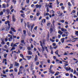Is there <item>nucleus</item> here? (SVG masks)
I'll return each mask as SVG.
<instances>
[{"mask_svg": "<svg viewBox=\"0 0 78 78\" xmlns=\"http://www.w3.org/2000/svg\"><path fill=\"white\" fill-rule=\"evenodd\" d=\"M8 37H10L9 38L8 40L9 41V42L11 41H12V39L13 40V42H14V41H15V39L14 38H12V35H11L10 34H8Z\"/></svg>", "mask_w": 78, "mask_h": 78, "instance_id": "f257e3e1", "label": "nucleus"}, {"mask_svg": "<svg viewBox=\"0 0 78 78\" xmlns=\"http://www.w3.org/2000/svg\"><path fill=\"white\" fill-rule=\"evenodd\" d=\"M64 69H66V70L67 71H69L71 70V68L70 67H68L66 68V67H65Z\"/></svg>", "mask_w": 78, "mask_h": 78, "instance_id": "f03ea898", "label": "nucleus"}, {"mask_svg": "<svg viewBox=\"0 0 78 78\" xmlns=\"http://www.w3.org/2000/svg\"><path fill=\"white\" fill-rule=\"evenodd\" d=\"M36 6L37 8H41L42 6V5H38V4L36 5Z\"/></svg>", "mask_w": 78, "mask_h": 78, "instance_id": "7ed1b4c3", "label": "nucleus"}, {"mask_svg": "<svg viewBox=\"0 0 78 78\" xmlns=\"http://www.w3.org/2000/svg\"><path fill=\"white\" fill-rule=\"evenodd\" d=\"M12 19L13 22H16V18H15V16L13 15L12 16Z\"/></svg>", "mask_w": 78, "mask_h": 78, "instance_id": "20e7f679", "label": "nucleus"}, {"mask_svg": "<svg viewBox=\"0 0 78 78\" xmlns=\"http://www.w3.org/2000/svg\"><path fill=\"white\" fill-rule=\"evenodd\" d=\"M6 13H7V14L8 15L9 14V12H10V10L9 9H6Z\"/></svg>", "mask_w": 78, "mask_h": 78, "instance_id": "39448f33", "label": "nucleus"}, {"mask_svg": "<svg viewBox=\"0 0 78 78\" xmlns=\"http://www.w3.org/2000/svg\"><path fill=\"white\" fill-rule=\"evenodd\" d=\"M46 41V40L45 39H43L42 40V44L44 46L45 45V42Z\"/></svg>", "mask_w": 78, "mask_h": 78, "instance_id": "423d86ee", "label": "nucleus"}, {"mask_svg": "<svg viewBox=\"0 0 78 78\" xmlns=\"http://www.w3.org/2000/svg\"><path fill=\"white\" fill-rule=\"evenodd\" d=\"M38 59V57H37V55H36L35 56V59H34L35 61H37V60Z\"/></svg>", "mask_w": 78, "mask_h": 78, "instance_id": "0eeeda50", "label": "nucleus"}, {"mask_svg": "<svg viewBox=\"0 0 78 78\" xmlns=\"http://www.w3.org/2000/svg\"><path fill=\"white\" fill-rule=\"evenodd\" d=\"M10 27L11 25L9 24V26H8V27L6 29V30L7 31H8L9 30V29L10 28Z\"/></svg>", "mask_w": 78, "mask_h": 78, "instance_id": "6e6552de", "label": "nucleus"}, {"mask_svg": "<svg viewBox=\"0 0 78 78\" xmlns=\"http://www.w3.org/2000/svg\"><path fill=\"white\" fill-rule=\"evenodd\" d=\"M41 48H42V50H41V51H42L43 52L44 51H45V48H44V47H43V45H42V46H41Z\"/></svg>", "mask_w": 78, "mask_h": 78, "instance_id": "1a4fd4ad", "label": "nucleus"}, {"mask_svg": "<svg viewBox=\"0 0 78 78\" xmlns=\"http://www.w3.org/2000/svg\"><path fill=\"white\" fill-rule=\"evenodd\" d=\"M27 58L28 60H30L31 58H32V56H27Z\"/></svg>", "mask_w": 78, "mask_h": 78, "instance_id": "9d476101", "label": "nucleus"}, {"mask_svg": "<svg viewBox=\"0 0 78 78\" xmlns=\"http://www.w3.org/2000/svg\"><path fill=\"white\" fill-rule=\"evenodd\" d=\"M61 30L62 31H67V30L66 29H64L63 28H61Z\"/></svg>", "mask_w": 78, "mask_h": 78, "instance_id": "9b49d317", "label": "nucleus"}, {"mask_svg": "<svg viewBox=\"0 0 78 78\" xmlns=\"http://www.w3.org/2000/svg\"><path fill=\"white\" fill-rule=\"evenodd\" d=\"M49 73H51V74H54V73H55V72H53V70H50L49 71Z\"/></svg>", "mask_w": 78, "mask_h": 78, "instance_id": "f8f14e48", "label": "nucleus"}, {"mask_svg": "<svg viewBox=\"0 0 78 78\" xmlns=\"http://www.w3.org/2000/svg\"><path fill=\"white\" fill-rule=\"evenodd\" d=\"M1 41H2V42L1 43V44H2V45H4V44H5V42H4V40L2 39Z\"/></svg>", "mask_w": 78, "mask_h": 78, "instance_id": "ddd939ff", "label": "nucleus"}, {"mask_svg": "<svg viewBox=\"0 0 78 78\" xmlns=\"http://www.w3.org/2000/svg\"><path fill=\"white\" fill-rule=\"evenodd\" d=\"M65 40V38H63L61 39V41L62 43H64V42Z\"/></svg>", "mask_w": 78, "mask_h": 78, "instance_id": "4468645a", "label": "nucleus"}, {"mask_svg": "<svg viewBox=\"0 0 78 78\" xmlns=\"http://www.w3.org/2000/svg\"><path fill=\"white\" fill-rule=\"evenodd\" d=\"M28 55H32V54H33V53L32 52H31V51H28Z\"/></svg>", "mask_w": 78, "mask_h": 78, "instance_id": "2eb2a0df", "label": "nucleus"}, {"mask_svg": "<svg viewBox=\"0 0 78 78\" xmlns=\"http://www.w3.org/2000/svg\"><path fill=\"white\" fill-rule=\"evenodd\" d=\"M23 33L25 36H26V34L27 33V31H26V30H23Z\"/></svg>", "mask_w": 78, "mask_h": 78, "instance_id": "dca6fc26", "label": "nucleus"}, {"mask_svg": "<svg viewBox=\"0 0 78 78\" xmlns=\"http://www.w3.org/2000/svg\"><path fill=\"white\" fill-rule=\"evenodd\" d=\"M11 29L12 31H14V32H16V30H15V29H14V28L12 27H11Z\"/></svg>", "mask_w": 78, "mask_h": 78, "instance_id": "f3484780", "label": "nucleus"}, {"mask_svg": "<svg viewBox=\"0 0 78 78\" xmlns=\"http://www.w3.org/2000/svg\"><path fill=\"white\" fill-rule=\"evenodd\" d=\"M12 67H13V65L12 64H11L10 65V66L9 69H12Z\"/></svg>", "mask_w": 78, "mask_h": 78, "instance_id": "a211bd4d", "label": "nucleus"}, {"mask_svg": "<svg viewBox=\"0 0 78 78\" xmlns=\"http://www.w3.org/2000/svg\"><path fill=\"white\" fill-rule=\"evenodd\" d=\"M73 59L75 61H76V62H75V63H76V64H77V63H78V60H77V59H76L74 58Z\"/></svg>", "mask_w": 78, "mask_h": 78, "instance_id": "6ab92c4d", "label": "nucleus"}, {"mask_svg": "<svg viewBox=\"0 0 78 78\" xmlns=\"http://www.w3.org/2000/svg\"><path fill=\"white\" fill-rule=\"evenodd\" d=\"M12 2L14 3V4H16V0H12Z\"/></svg>", "mask_w": 78, "mask_h": 78, "instance_id": "aec40b11", "label": "nucleus"}, {"mask_svg": "<svg viewBox=\"0 0 78 78\" xmlns=\"http://www.w3.org/2000/svg\"><path fill=\"white\" fill-rule=\"evenodd\" d=\"M45 48V50H46V51L48 53L49 51H48V49L47 48V47H46Z\"/></svg>", "mask_w": 78, "mask_h": 78, "instance_id": "412c9836", "label": "nucleus"}, {"mask_svg": "<svg viewBox=\"0 0 78 78\" xmlns=\"http://www.w3.org/2000/svg\"><path fill=\"white\" fill-rule=\"evenodd\" d=\"M50 33H51L53 32V29H52V28H50Z\"/></svg>", "mask_w": 78, "mask_h": 78, "instance_id": "4be33fe9", "label": "nucleus"}, {"mask_svg": "<svg viewBox=\"0 0 78 78\" xmlns=\"http://www.w3.org/2000/svg\"><path fill=\"white\" fill-rule=\"evenodd\" d=\"M46 11L47 12H49V8L48 7L47 8Z\"/></svg>", "mask_w": 78, "mask_h": 78, "instance_id": "5701e85b", "label": "nucleus"}, {"mask_svg": "<svg viewBox=\"0 0 78 78\" xmlns=\"http://www.w3.org/2000/svg\"><path fill=\"white\" fill-rule=\"evenodd\" d=\"M55 53L58 55V50H57L55 52Z\"/></svg>", "mask_w": 78, "mask_h": 78, "instance_id": "b1692460", "label": "nucleus"}, {"mask_svg": "<svg viewBox=\"0 0 78 78\" xmlns=\"http://www.w3.org/2000/svg\"><path fill=\"white\" fill-rule=\"evenodd\" d=\"M34 24H33V25L31 26V30H32L33 28V27H34Z\"/></svg>", "mask_w": 78, "mask_h": 78, "instance_id": "393cba45", "label": "nucleus"}, {"mask_svg": "<svg viewBox=\"0 0 78 78\" xmlns=\"http://www.w3.org/2000/svg\"><path fill=\"white\" fill-rule=\"evenodd\" d=\"M7 56V54H5L4 55V57L6 58V57Z\"/></svg>", "mask_w": 78, "mask_h": 78, "instance_id": "a878e982", "label": "nucleus"}, {"mask_svg": "<svg viewBox=\"0 0 78 78\" xmlns=\"http://www.w3.org/2000/svg\"><path fill=\"white\" fill-rule=\"evenodd\" d=\"M19 71L18 72V75H20V72H21V71H22L21 70V69H19Z\"/></svg>", "mask_w": 78, "mask_h": 78, "instance_id": "bb28decb", "label": "nucleus"}, {"mask_svg": "<svg viewBox=\"0 0 78 78\" xmlns=\"http://www.w3.org/2000/svg\"><path fill=\"white\" fill-rule=\"evenodd\" d=\"M68 5L69 6H72V5H71L70 2H68Z\"/></svg>", "mask_w": 78, "mask_h": 78, "instance_id": "cd10ccee", "label": "nucleus"}, {"mask_svg": "<svg viewBox=\"0 0 78 78\" xmlns=\"http://www.w3.org/2000/svg\"><path fill=\"white\" fill-rule=\"evenodd\" d=\"M16 66H19V63H16L15 64Z\"/></svg>", "mask_w": 78, "mask_h": 78, "instance_id": "c85d7f7f", "label": "nucleus"}, {"mask_svg": "<svg viewBox=\"0 0 78 78\" xmlns=\"http://www.w3.org/2000/svg\"><path fill=\"white\" fill-rule=\"evenodd\" d=\"M58 73H59V72H57V73L55 74V76H56V75H58Z\"/></svg>", "mask_w": 78, "mask_h": 78, "instance_id": "c756f323", "label": "nucleus"}, {"mask_svg": "<svg viewBox=\"0 0 78 78\" xmlns=\"http://www.w3.org/2000/svg\"><path fill=\"white\" fill-rule=\"evenodd\" d=\"M14 70L16 72H17V68H15Z\"/></svg>", "mask_w": 78, "mask_h": 78, "instance_id": "7c9ffc66", "label": "nucleus"}, {"mask_svg": "<svg viewBox=\"0 0 78 78\" xmlns=\"http://www.w3.org/2000/svg\"><path fill=\"white\" fill-rule=\"evenodd\" d=\"M15 50V47H13L11 49L10 51H12V50Z\"/></svg>", "mask_w": 78, "mask_h": 78, "instance_id": "2f4dec72", "label": "nucleus"}, {"mask_svg": "<svg viewBox=\"0 0 78 78\" xmlns=\"http://www.w3.org/2000/svg\"><path fill=\"white\" fill-rule=\"evenodd\" d=\"M24 40H22L21 41V43L22 44H23L24 43Z\"/></svg>", "mask_w": 78, "mask_h": 78, "instance_id": "473e14b6", "label": "nucleus"}, {"mask_svg": "<svg viewBox=\"0 0 78 78\" xmlns=\"http://www.w3.org/2000/svg\"><path fill=\"white\" fill-rule=\"evenodd\" d=\"M3 14V12H0V15L1 16H2Z\"/></svg>", "mask_w": 78, "mask_h": 78, "instance_id": "72a5a7b5", "label": "nucleus"}, {"mask_svg": "<svg viewBox=\"0 0 78 78\" xmlns=\"http://www.w3.org/2000/svg\"><path fill=\"white\" fill-rule=\"evenodd\" d=\"M50 41L52 42H55V40H52V39H50Z\"/></svg>", "mask_w": 78, "mask_h": 78, "instance_id": "f704fd0d", "label": "nucleus"}, {"mask_svg": "<svg viewBox=\"0 0 78 78\" xmlns=\"http://www.w3.org/2000/svg\"><path fill=\"white\" fill-rule=\"evenodd\" d=\"M25 16V14H22L21 15V16H22V17H23V18H24V17H25V16Z\"/></svg>", "mask_w": 78, "mask_h": 78, "instance_id": "c9c22d12", "label": "nucleus"}, {"mask_svg": "<svg viewBox=\"0 0 78 78\" xmlns=\"http://www.w3.org/2000/svg\"><path fill=\"white\" fill-rule=\"evenodd\" d=\"M65 75L66 76H69V73H66L65 74Z\"/></svg>", "mask_w": 78, "mask_h": 78, "instance_id": "e433bc0d", "label": "nucleus"}, {"mask_svg": "<svg viewBox=\"0 0 78 78\" xmlns=\"http://www.w3.org/2000/svg\"><path fill=\"white\" fill-rule=\"evenodd\" d=\"M76 33H75V34L77 35V36H78V31H76Z\"/></svg>", "mask_w": 78, "mask_h": 78, "instance_id": "4c0bfd02", "label": "nucleus"}, {"mask_svg": "<svg viewBox=\"0 0 78 78\" xmlns=\"http://www.w3.org/2000/svg\"><path fill=\"white\" fill-rule=\"evenodd\" d=\"M40 43L41 46H42L43 43H42V41H40Z\"/></svg>", "mask_w": 78, "mask_h": 78, "instance_id": "58836bf2", "label": "nucleus"}, {"mask_svg": "<svg viewBox=\"0 0 78 78\" xmlns=\"http://www.w3.org/2000/svg\"><path fill=\"white\" fill-rule=\"evenodd\" d=\"M7 23L8 24V26H9V25H10V24H9V21H7Z\"/></svg>", "mask_w": 78, "mask_h": 78, "instance_id": "ea45409f", "label": "nucleus"}, {"mask_svg": "<svg viewBox=\"0 0 78 78\" xmlns=\"http://www.w3.org/2000/svg\"><path fill=\"white\" fill-rule=\"evenodd\" d=\"M70 76L71 77V78H73V74H72L71 73L70 74Z\"/></svg>", "mask_w": 78, "mask_h": 78, "instance_id": "a19ab883", "label": "nucleus"}, {"mask_svg": "<svg viewBox=\"0 0 78 78\" xmlns=\"http://www.w3.org/2000/svg\"><path fill=\"white\" fill-rule=\"evenodd\" d=\"M55 20H53V23H53V26H55V23H55Z\"/></svg>", "mask_w": 78, "mask_h": 78, "instance_id": "79ce46f5", "label": "nucleus"}, {"mask_svg": "<svg viewBox=\"0 0 78 78\" xmlns=\"http://www.w3.org/2000/svg\"><path fill=\"white\" fill-rule=\"evenodd\" d=\"M27 49L28 50H31V48L30 47H28L27 48Z\"/></svg>", "mask_w": 78, "mask_h": 78, "instance_id": "37998d69", "label": "nucleus"}, {"mask_svg": "<svg viewBox=\"0 0 78 78\" xmlns=\"http://www.w3.org/2000/svg\"><path fill=\"white\" fill-rule=\"evenodd\" d=\"M37 26H36L34 28V30H37Z\"/></svg>", "mask_w": 78, "mask_h": 78, "instance_id": "c03bdc74", "label": "nucleus"}, {"mask_svg": "<svg viewBox=\"0 0 78 78\" xmlns=\"http://www.w3.org/2000/svg\"><path fill=\"white\" fill-rule=\"evenodd\" d=\"M26 2L27 3H30V0H27Z\"/></svg>", "mask_w": 78, "mask_h": 78, "instance_id": "a18cd8bd", "label": "nucleus"}, {"mask_svg": "<svg viewBox=\"0 0 78 78\" xmlns=\"http://www.w3.org/2000/svg\"><path fill=\"white\" fill-rule=\"evenodd\" d=\"M2 7H4V8H5V4H2Z\"/></svg>", "mask_w": 78, "mask_h": 78, "instance_id": "49530a36", "label": "nucleus"}, {"mask_svg": "<svg viewBox=\"0 0 78 78\" xmlns=\"http://www.w3.org/2000/svg\"><path fill=\"white\" fill-rule=\"evenodd\" d=\"M51 24V23H48L47 24V26H48V27L49 25H50Z\"/></svg>", "mask_w": 78, "mask_h": 78, "instance_id": "de8ad7c7", "label": "nucleus"}, {"mask_svg": "<svg viewBox=\"0 0 78 78\" xmlns=\"http://www.w3.org/2000/svg\"><path fill=\"white\" fill-rule=\"evenodd\" d=\"M72 12H73V13L75 14V13L76 12V11H75V10H73Z\"/></svg>", "mask_w": 78, "mask_h": 78, "instance_id": "09e8293b", "label": "nucleus"}, {"mask_svg": "<svg viewBox=\"0 0 78 78\" xmlns=\"http://www.w3.org/2000/svg\"><path fill=\"white\" fill-rule=\"evenodd\" d=\"M14 71V70L13 69H10L9 70V72H13Z\"/></svg>", "mask_w": 78, "mask_h": 78, "instance_id": "8fccbe9b", "label": "nucleus"}, {"mask_svg": "<svg viewBox=\"0 0 78 78\" xmlns=\"http://www.w3.org/2000/svg\"><path fill=\"white\" fill-rule=\"evenodd\" d=\"M62 9V10H64V7L63 6H62L61 7Z\"/></svg>", "mask_w": 78, "mask_h": 78, "instance_id": "3c124183", "label": "nucleus"}, {"mask_svg": "<svg viewBox=\"0 0 78 78\" xmlns=\"http://www.w3.org/2000/svg\"><path fill=\"white\" fill-rule=\"evenodd\" d=\"M39 15H40V13L39 12L37 13V16H39Z\"/></svg>", "mask_w": 78, "mask_h": 78, "instance_id": "603ef678", "label": "nucleus"}, {"mask_svg": "<svg viewBox=\"0 0 78 78\" xmlns=\"http://www.w3.org/2000/svg\"><path fill=\"white\" fill-rule=\"evenodd\" d=\"M12 37H13V39H15V38H16V36H15L14 35H13L12 36Z\"/></svg>", "mask_w": 78, "mask_h": 78, "instance_id": "864d4df0", "label": "nucleus"}, {"mask_svg": "<svg viewBox=\"0 0 78 78\" xmlns=\"http://www.w3.org/2000/svg\"><path fill=\"white\" fill-rule=\"evenodd\" d=\"M52 45L54 47H55V46H56V44L53 43L52 44Z\"/></svg>", "mask_w": 78, "mask_h": 78, "instance_id": "5fc2aeb1", "label": "nucleus"}, {"mask_svg": "<svg viewBox=\"0 0 78 78\" xmlns=\"http://www.w3.org/2000/svg\"><path fill=\"white\" fill-rule=\"evenodd\" d=\"M58 39H60V38H61V35H58Z\"/></svg>", "mask_w": 78, "mask_h": 78, "instance_id": "6e6d98bb", "label": "nucleus"}, {"mask_svg": "<svg viewBox=\"0 0 78 78\" xmlns=\"http://www.w3.org/2000/svg\"><path fill=\"white\" fill-rule=\"evenodd\" d=\"M47 61H48V63L49 64L50 63V60H47Z\"/></svg>", "mask_w": 78, "mask_h": 78, "instance_id": "4d7b16f0", "label": "nucleus"}, {"mask_svg": "<svg viewBox=\"0 0 78 78\" xmlns=\"http://www.w3.org/2000/svg\"><path fill=\"white\" fill-rule=\"evenodd\" d=\"M23 19H21V23H22V22H23Z\"/></svg>", "mask_w": 78, "mask_h": 78, "instance_id": "13d9d810", "label": "nucleus"}, {"mask_svg": "<svg viewBox=\"0 0 78 78\" xmlns=\"http://www.w3.org/2000/svg\"><path fill=\"white\" fill-rule=\"evenodd\" d=\"M62 23H64V20H63L61 21Z\"/></svg>", "mask_w": 78, "mask_h": 78, "instance_id": "bf43d9fd", "label": "nucleus"}, {"mask_svg": "<svg viewBox=\"0 0 78 78\" xmlns=\"http://www.w3.org/2000/svg\"><path fill=\"white\" fill-rule=\"evenodd\" d=\"M3 11L4 12H6V10L4 9L3 10Z\"/></svg>", "mask_w": 78, "mask_h": 78, "instance_id": "052dcab7", "label": "nucleus"}, {"mask_svg": "<svg viewBox=\"0 0 78 78\" xmlns=\"http://www.w3.org/2000/svg\"><path fill=\"white\" fill-rule=\"evenodd\" d=\"M13 47H17V45H16V44H13Z\"/></svg>", "mask_w": 78, "mask_h": 78, "instance_id": "680f3d73", "label": "nucleus"}, {"mask_svg": "<svg viewBox=\"0 0 78 78\" xmlns=\"http://www.w3.org/2000/svg\"><path fill=\"white\" fill-rule=\"evenodd\" d=\"M62 37H65L66 36V34H62Z\"/></svg>", "mask_w": 78, "mask_h": 78, "instance_id": "e2e57ef3", "label": "nucleus"}, {"mask_svg": "<svg viewBox=\"0 0 78 78\" xmlns=\"http://www.w3.org/2000/svg\"><path fill=\"white\" fill-rule=\"evenodd\" d=\"M30 18H33V16H32V15H31L30 16Z\"/></svg>", "mask_w": 78, "mask_h": 78, "instance_id": "0e129e2a", "label": "nucleus"}, {"mask_svg": "<svg viewBox=\"0 0 78 78\" xmlns=\"http://www.w3.org/2000/svg\"><path fill=\"white\" fill-rule=\"evenodd\" d=\"M61 30H59L58 31V33L59 34H61Z\"/></svg>", "mask_w": 78, "mask_h": 78, "instance_id": "69168bd1", "label": "nucleus"}, {"mask_svg": "<svg viewBox=\"0 0 78 78\" xmlns=\"http://www.w3.org/2000/svg\"><path fill=\"white\" fill-rule=\"evenodd\" d=\"M3 61H4V62H6V61H7V60H6V59H4L3 60Z\"/></svg>", "mask_w": 78, "mask_h": 78, "instance_id": "338daca9", "label": "nucleus"}, {"mask_svg": "<svg viewBox=\"0 0 78 78\" xmlns=\"http://www.w3.org/2000/svg\"><path fill=\"white\" fill-rule=\"evenodd\" d=\"M49 13L48 12L46 13V16H49Z\"/></svg>", "mask_w": 78, "mask_h": 78, "instance_id": "774afa93", "label": "nucleus"}]
</instances>
